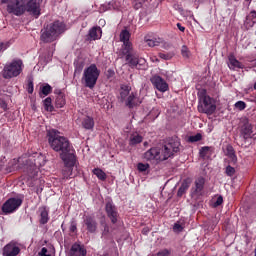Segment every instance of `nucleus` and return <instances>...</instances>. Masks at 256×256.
<instances>
[{"mask_svg": "<svg viewBox=\"0 0 256 256\" xmlns=\"http://www.w3.org/2000/svg\"><path fill=\"white\" fill-rule=\"evenodd\" d=\"M48 143L56 153H60L64 165H73L75 163V149L65 136H61L59 130L50 129L47 131Z\"/></svg>", "mask_w": 256, "mask_h": 256, "instance_id": "1", "label": "nucleus"}, {"mask_svg": "<svg viewBox=\"0 0 256 256\" xmlns=\"http://www.w3.org/2000/svg\"><path fill=\"white\" fill-rule=\"evenodd\" d=\"M180 146L181 142L179 140L172 139L162 147L150 148L144 153L143 157L145 161L152 163V165H159V163H163V161L173 157V153H178Z\"/></svg>", "mask_w": 256, "mask_h": 256, "instance_id": "2", "label": "nucleus"}, {"mask_svg": "<svg viewBox=\"0 0 256 256\" xmlns=\"http://www.w3.org/2000/svg\"><path fill=\"white\" fill-rule=\"evenodd\" d=\"M43 0H1V3H8V13L21 17L25 12L30 13L36 19L41 15V3Z\"/></svg>", "mask_w": 256, "mask_h": 256, "instance_id": "3", "label": "nucleus"}, {"mask_svg": "<svg viewBox=\"0 0 256 256\" xmlns=\"http://www.w3.org/2000/svg\"><path fill=\"white\" fill-rule=\"evenodd\" d=\"M129 39H131V32L127 29H123L120 32V41L123 43L122 53L125 55L129 67L139 69V67H143L147 61L144 58H139V54L133 49V44Z\"/></svg>", "mask_w": 256, "mask_h": 256, "instance_id": "4", "label": "nucleus"}, {"mask_svg": "<svg viewBox=\"0 0 256 256\" xmlns=\"http://www.w3.org/2000/svg\"><path fill=\"white\" fill-rule=\"evenodd\" d=\"M43 160V156H38L37 159L29 158L25 161H23V158H19L11 160L9 165L12 171H17V169H24L28 176L31 179H34V177H37V174L39 173V167H41V165H45V162H40Z\"/></svg>", "mask_w": 256, "mask_h": 256, "instance_id": "5", "label": "nucleus"}, {"mask_svg": "<svg viewBox=\"0 0 256 256\" xmlns=\"http://www.w3.org/2000/svg\"><path fill=\"white\" fill-rule=\"evenodd\" d=\"M64 32L65 24L55 21L41 30V41H43V43H53V41L57 40L59 35Z\"/></svg>", "mask_w": 256, "mask_h": 256, "instance_id": "6", "label": "nucleus"}, {"mask_svg": "<svg viewBox=\"0 0 256 256\" xmlns=\"http://www.w3.org/2000/svg\"><path fill=\"white\" fill-rule=\"evenodd\" d=\"M101 75V70L97 68L96 64H91L90 66L86 67L83 71L81 83L84 87L88 89H95L97 85V81L99 76Z\"/></svg>", "mask_w": 256, "mask_h": 256, "instance_id": "7", "label": "nucleus"}, {"mask_svg": "<svg viewBox=\"0 0 256 256\" xmlns=\"http://www.w3.org/2000/svg\"><path fill=\"white\" fill-rule=\"evenodd\" d=\"M119 99L122 103H125L126 107H129V109L141 105V99L137 96V92H131V86L129 85L121 86Z\"/></svg>", "mask_w": 256, "mask_h": 256, "instance_id": "8", "label": "nucleus"}, {"mask_svg": "<svg viewBox=\"0 0 256 256\" xmlns=\"http://www.w3.org/2000/svg\"><path fill=\"white\" fill-rule=\"evenodd\" d=\"M21 71H23V61L13 60L4 66L2 76L4 79H13V77H19Z\"/></svg>", "mask_w": 256, "mask_h": 256, "instance_id": "9", "label": "nucleus"}, {"mask_svg": "<svg viewBox=\"0 0 256 256\" xmlns=\"http://www.w3.org/2000/svg\"><path fill=\"white\" fill-rule=\"evenodd\" d=\"M217 109V106L213 104L211 97L203 94L200 96V103L198 105L199 113H206V115H213Z\"/></svg>", "mask_w": 256, "mask_h": 256, "instance_id": "10", "label": "nucleus"}, {"mask_svg": "<svg viewBox=\"0 0 256 256\" xmlns=\"http://www.w3.org/2000/svg\"><path fill=\"white\" fill-rule=\"evenodd\" d=\"M23 205V200L21 198H9L3 205L2 211L5 215L9 213H15L19 206Z\"/></svg>", "mask_w": 256, "mask_h": 256, "instance_id": "11", "label": "nucleus"}, {"mask_svg": "<svg viewBox=\"0 0 256 256\" xmlns=\"http://www.w3.org/2000/svg\"><path fill=\"white\" fill-rule=\"evenodd\" d=\"M105 211L107 217L110 219L111 223L115 225L117 221H119V211L117 210V206L113 203L112 200H109L105 204Z\"/></svg>", "mask_w": 256, "mask_h": 256, "instance_id": "12", "label": "nucleus"}, {"mask_svg": "<svg viewBox=\"0 0 256 256\" xmlns=\"http://www.w3.org/2000/svg\"><path fill=\"white\" fill-rule=\"evenodd\" d=\"M150 82L152 83L154 89H157V91H160V93H166V91H169V84H167V81L163 79L159 75H154L150 78Z\"/></svg>", "mask_w": 256, "mask_h": 256, "instance_id": "13", "label": "nucleus"}, {"mask_svg": "<svg viewBox=\"0 0 256 256\" xmlns=\"http://www.w3.org/2000/svg\"><path fill=\"white\" fill-rule=\"evenodd\" d=\"M240 133L244 139H249L253 134V125L249 123V119L241 118L240 120Z\"/></svg>", "mask_w": 256, "mask_h": 256, "instance_id": "14", "label": "nucleus"}, {"mask_svg": "<svg viewBox=\"0 0 256 256\" xmlns=\"http://www.w3.org/2000/svg\"><path fill=\"white\" fill-rule=\"evenodd\" d=\"M84 225L86 226V231L88 233H97V229L99 224L97 223V219L93 216H86L84 217Z\"/></svg>", "mask_w": 256, "mask_h": 256, "instance_id": "15", "label": "nucleus"}, {"mask_svg": "<svg viewBox=\"0 0 256 256\" xmlns=\"http://www.w3.org/2000/svg\"><path fill=\"white\" fill-rule=\"evenodd\" d=\"M21 249L18 248L15 242H10L3 249V256H17L19 255Z\"/></svg>", "mask_w": 256, "mask_h": 256, "instance_id": "16", "label": "nucleus"}, {"mask_svg": "<svg viewBox=\"0 0 256 256\" xmlns=\"http://www.w3.org/2000/svg\"><path fill=\"white\" fill-rule=\"evenodd\" d=\"M70 256H87L85 246L75 243L70 249Z\"/></svg>", "mask_w": 256, "mask_h": 256, "instance_id": "17", "label": "nucleus"}, {"mask_svg": "<svg viewBox=\"0 0 256 256\" xmlns=\"http://www.w3.org/2000/svg\"><path fill=\"white\" fill-rule=\"evenodd\" d=\"M75 163H77V157L74 156V162L73 164H65V168L62 171V175L64 177V179H71L72 177H75V175H73V168L75 167Z\"/></svg>", "mask_w": 256, "mask_h": 256, "instance_id": "18", "label": "nucleus"}, {"mask_svg": "<svg viewBox=\"0 0 256 256\" xmlns=\"http://www.w3.org/2000/svg\"><path fill=\"white\" fill-rule=\"evenodd\" d=\"M228 67L229 69H243V64H241V62H239V60H237V58H235V55L230 54L228 57Z\"/></svg>", "mask_w": 256, "mask_h": 256, "instance_id": "19", "label": "nucleus"}, {"mask_svg": "<svg viewBox=\"0 0 256 256\" xmlns=\"http://www.w3.org/2000/svg\"><path fill=\"white\" fill-rule=\"evenodd\" d=\"M225 155L230 159L231 165L237 164V155L235 154V149L231 145L226 146Z\"/></svg>", "mask_w": 256, "mask_h": 256, "instance_id": "20", "label": "nucleus"}, {"mask_svg": "<svg viewBox=\"0 0 256 256\" xmlns=\"http://www.w3.org/2000/svg\"><path fill=\"white\" fill-rule=\"evenodd\" d=\"M205 187V178L200 177L196 179L195 181V187L192 188L193 195H199L201 191H203V188Z\"/></svg>", "mask_w": 256, "mask_h": 256, "instance_id": "21", "label": "nucleus"}, {"mask_svg": "<svg viewBox=\"0 0 256 256\" xmlns=\"http://www.w3.org/2000/svg\"><path fill=\"white\" fill-rule=\"evenodd\" d=\"M39 213H40V223L42 225H45L49 221V210L47 208L42 207L39 208Z\"/></svg>", "mask_w": 256, "mask_h": 256, "instance_id": "22", "label": "nucleus"}, {"mask_svg": "<svg viewBox=\"0 0 256 256\" xmlns=\"http://www.w3.org/2000/svg\"><path fill=\"white\" fill-rule=\"evenodd\" d=\"M53 91V87H51V85L49 84H44L40 87V92L39 95L41 97V99L47 97V95H50Z\"/></svg>", "mask_w": 256, "mask_h": 256, "instance_id": "23", "label": "nucleus"}, {"mask_svg": "<svg viewBox=\"0 0 256 256\" xmlns=\"http://www.w3.org/2000/svg\"><path fill=\"white\" fill-rule=\"evenodd\" d=\"M82 127L84 129L87 130H91L95 127V120H93V118L86 116L83 120H82Z\"/></svg>", "mask_w": 256, "mask_h": 256, "instance_id": "24", "label": "nucleus"}, {"mask_svg": "<svg viewBox=\"0 0 256 256\" xmlns=\"http://www.w3.org/2000/svg\"><path fill=\"white\" fill-rule=\"evenodd\" d=\"M89 37L93 41H96V39H101V28L100 27H94V28L90 29Z\"/></svg>", "mask_w": 256, "mask_h": 256, "instance_id": "25", "label": "nucleus"}, {"mask_svg": "<svg viewBox=\"0 0 256 256\" xmlns=\"http://www.w3.org/2000/svg\"><path fill=\"white\" fill-rule=\"evenodd\" d=\"M143 141V137L137 133L131 134L129 138V145L132 147L135 145H139Z\"/></svg>", "mask_w": 256, "mask_h": 256, "instance_id": "26", "label": "nucleus"}, {"mask_svg": "<svg viewBox=\"0 0 256 256\" xmlns=\"http://www.w3.org/2000/svg\"><path fill=\"white\" fill-rule=\"evenodd\" d=\"M191 182L189 180H184L178 189L177 195L178 197H183V194L189 189Z\"/></svg>", "mask_w": 256, "mask_h": 256, "instance_id": "27", "label": "nucleus"}, {"mask_svg": "<svg viewBox=\"0 0 256 256\" xmlns=\"http://www.w3.org/2000/svg\"><path fill=\"white\" fill-rule=\"evenodd\" d=\"M144 41L147 43L148 47H159L161 45V38H147Z\"/></svg>", "mask_w": 256, "mask_h": 256, "instance_id": "28", "label": "nucleus"}, {"mask_svg": "<svg viewBox=\"0 0 256 256\" xmlns=\"http://www.w3.org/2000/svg\"><path fill=\"white\" fill-rule=\"evenodd\" d=\"M56 107H58L59 109H61L62 107H65V94H63V92H59V94L56 97Z\"/></svg>", "mask_w": 256, "mask_h": 256, "instance_id": "29", "label": "nucleus"}, {"mask_svg": "<svg viewBox=\"0 0 256 256\" xmlns=\"http://www.w3.org/2000/svg\"><path fill=\"white\" fill-rule=\"evenodd\" d=\"M43 106L45 111H49L50 113H52V111H54V107H53V100L51 99V97H47L44 101H43Z\"/></svg>", "mask_w": 256, "mask_h": 256, "instance_id": "30", "label": "nucleus"}, {"mask_svg": "<svg viewBox=\"0 0 256 256\" xmlns=\"http://www.w3.org/2000/svg\"><path fill=\"white\" fill-rule=\"evenodd\" d=\"M246 23L249 25V27H253L256 23V11H251L249 15L246 17Z\"/></svg>", "mask_w": 256, "mask_h": 256, "instance_id": "31", "label": "nucleus"}, {"mask_svg": "<svg viewBox=\"0 0 256 256\" xmlns=\"http://www.w3.org/2000/svg\"><path fill=\"white\" fill-rule=\"evenodd\" d=\"M93 173L96 175V177L100 181H105V179H107V174H105V172L103 170H101L100 168H95L93 170Z\"/></svg>", "mask_w": 256, "mask_h": 256, "instance_id": "32", "label": "nucleus"}, {"mask_svg": "<svg viewBox=\"0 0 256 256\" xmlns=\"http://www.w3.org/2000/svg\"><path fill=\"white\" fill-rule=\"evenodd\" d=\"M158 55H159L160 59H164V61H169V59H171L172 57L175 56V53H173V52H167V53L160 52Z\"/></svg>", "mask_w": 256, "mask_h": 256, "instance_id": "33", "label": "nucleus"}, {"mask_svg": "<svg viewBox=\"0 0 256 256\" xmlns=\"http://www.w3.org/2000/svg\"><path fill=\"white\" fill-rule=\"evenodd\" d=\"M75 65V70H74V75H81V71H83V62L79 63H74Z\"/></svg>", "mask_w": 256, "mask_h": 256, "instance_id": "34", "label": "nucleus"}, {"mask_svg": "<svg viewBox=\"0 0 256 256\" xmlns=\"http://www.w3.org/2000/svg\"><path fill=\"white\" fill-rule=\"evenodd\" d=\"M235 109H238V111H245L247 108V104L243 101H238L234 104Z\"/></svg>", "mask_w": 256, "mask_h": 256, "instance_id": "35", "label": "nucleus"}, {"mask_svg": "<svg viewBox=\"0 0 256 256\" xmlns=\"http://www.w3.org/2000/svg\"><path fill=\"white\" fill-rule=\"evenodd\" d=\"M202 138L203 136L200 133H198L196 135L189 136L188 141L189 143H197L198 141H201Z\"/></svg>", "mask_w": 256, "mask_h": 256, "instance_id": "36", "label": "nucleus"}, {"mask_svg": "<svg viewBox=\"0 0 256 256\" xmlns=\"http://www.w3.org/2000/svg\"><path fill=\"white\" fill-rule=\"evenodd\" d=\"M149 164H144V163H138L137 169L140 171V173H145V171H149Z\"/></svg>", "mask_w": 256, "mask_h": 256, "instance_id": "37", "label": "nucleus"}, {"mask_svg": "<svg viewBox=\"0 0 256 256\" xmlns=\"http://www.w3.org/2000/svg\"><path fill=\"white\" fill-rule=\"evenodd\" d=\"M181 53L184 59H189V57H191V52L187 46H182Z\"/></svg>", "mask_w": 256, "mask_h": 256, "instance_id": "38", "label": "nucleus"}, {"mask_svg": "<svg viewBox=\"0 0 256 256\" xmlns=\"http://www.w3.org/2000/svg\"><path fill=\"white\" fill-rule=\"evenodd\" d=\"M225 173L228 175V177H233L235 175V168L231 165H228L226 167Z\"/></svg>", "mask_w": 256, "mask_h": 256, "instance_id": "39", "label": "nucleus"}, {"mask_svg": "<svg viewBox=\"0 0 256 256\" xmlns=\"http://www.w3.org/2000/svg\"><path fill=\"white\" fill-rule=\"evenodd\" d=\"M183 224H181V222H176L173 226V231L175 233H181V231H183Z\"/></svg>", "mask_w": 256, "mask_h": 256, "instance_id": "40", "label": "nucleus"}, {"mask_svg": "<svg viewBox=\"0 0 256 256\" xmlns=\"http://www.w3.org/2000/svg\"><path fill=\"white\" fill-rule=\"evenodd\" d=\"M110 9H113V2L101 6V11H109Z\"/></svg>", "mask_w": 256, "mask_h": 256, "instance_id": "41", "label": "nucleus"}, {"mask_svg": "<svg viewBox=\"0 0 256 256\" xmlns=\"http://www.w3.org/2000/svg\"><path fill=\"white\" fill-rule=\"evenodd\" d=\"M209 147L208 146H204L200 149V157H206L207 153H209Z\"/></svg>", "mask_w": 256, "mask_h": 256, "instance_id": "42", "label": "nucleus"}, {"mask_svg": "<svg viewBox=\"0 0 256 256\" xmlns=\"http://www.w3.org/2000/svg\"><path fill=\"white\" fill-rule=\"evenodd\" d=\"M70 231L71 233H75V231H77V222L75 220H72L70 223Z\"/></svg>", "mask_w": 256, "mask_h": 256, "instance_id": "43", "label": "nucleus"}, {"mask_svg": "<svg viewBox=\"0 0 256 256\" xmlns=\"http://www.w3.org/2000/svg\"><path fill=\"white\" fill-rule=\"evenodd\" d=\"M171 255V251L167 250V249H164V250H160L158 253H157V256H169Z\"/></svg>", "mask_w": 256, "mask_h": 256, "instance_id": "44", "label": "nucleus"}, {"mask_svg": "<svg viewBox=\"0 0 256 256\" xmlns=\"http://www.w3.org/2000/svg\"><path fill=\"white\" fill-rule=\"evenodd\" d=\"M220 205H223V196H219L214 202V207H219Z\"/></svg>", "mask_w": 256, "mask_h": 256, "instance_id": "45", "label": "nucleus"}, {"mask_svg": "<svg viewBox=\"0 0 256 256\" xmlns=\"http://www.w3.org/2000/svg\"><path fill=\"white\" fill-rule=\"evenodd\" d=\"M109 235V225L104 224V229L102 230V237H107Z\"/></svg>", "mask_w": 256, "mask_h": 256, "instance_id": "46", "label": "nucleus"}, {"mask_svg": "<svg viewBox=\"0 0 256 256\" xmlns=\"http://www.w3.org/2000/svg\"><path fill=\"white\" fill-rule=\"evenodd\" d=\"M9 47L7 43L0 42V53H3V51H6V49Z\"/></svg>", "mask_w": 256, "mask_h": 256, "instance_id": "47", "label": "nucleus"}, {"mask_svg": "<svg viewBox=\"0 0 256 256\" xmlns=\"http://www.w3.org/2000/svg\"><path fill=\"white\" fill-rule=\"evenodd\" d=\"M27 91H28V93L31 95V94H33V82H29L28 83V88H27Z\"/></svg>", "mask_w": 256, "mask_h": 256, "instance_id": "48", "label": "nucleus"}, {"mask_svg": "<svg viewBox=\"0 0 256 256\" xmlns=\"http://www.w3.org/2000/svg\"><path fill=\"white\" fill-rule=\"evenodd\" d=\"M38 255L39 256H49V254H47V248L43 247Z\"/></svg>", "mask_w": 256, "mask_h": 256, "instance_id": "49", "label": "nucleus"}, {"mask_svg": "<svg viewBox=\"0 0 256 256\" xmlns=\"http://www.w3.org/2000/svg\"><path fill=\"white\" fill-rule=\"evenodd\" d=\"M177 27H178L179 31H181L182 33L185 31V27H183V26L181 25V23H178V24H177Z\"/></svg>", "mask_w": 256, "mask_h": 256, "instance_id": "50", "label": "nucleus"}, {"mask_svg": "<svg viewBox=\"0 0 256 256\" xmlns=\"http://www.w3.org/2000/svg\"><path fill=\"white\" fill-rule=\"evenodd\" d=\"M107 73H108V77H113V75H115V72L113 70H111V69H109L107 71Z\"/></svg>", "mask_w": 256, "mask_h": 256, "instance_id": "51", "label": "nucleus"}, {"mask_svg": "<svg viewBox=\"0 0 256 256\" xmlns=\"http://www.w3.org/2000/svg\"><path fill=\"white\" fill-rule=\"evenodd\" d=\"M1 107L4 109V111L7 110V103L2 102Z\"/></svg>", "mask_w": 256, "mask_h": 256, "instance_id": "52", "label": "nucleus"}, {"mask_svg": "<svg viewBox=\"0 0 256 256\" xmlns=\"http://www.w3.org/2000/svg\"><path fill=\"white\" fill-rule=\"evenodd\" d=\"M142 233L143 235H147L149 233V229L143 228Z\"/></svg>", "mask_w": 256, "mask_h": 256, "instance_id": "53", "label": "nucleus"}, {"mask_svg": "<svg viewBox=\"0 0 256 256\" xmlns=\"http://www.w3.org/2000/svg\"><path fill=\"white\" fill-rule=\"evenodd\" d=\"M53 55L51 54H42L41 57H52Z\"/></svg>", "mask_w": 256, "mask_h": 256, "instance_id": "54", "label": "nucleus"}, {"mask_svg": "<svg viewBox=\"0 0 256 256\" xmlns=\"http://www.w3.org/2000/svg\"><path fill=\"white\" fill-rule=\"evenodd\" d=\"M247 3H248V5H251V0H245Z\"/></svg>", "mask_w": 256, "mask_h": 256, "instance_id": "55", "label": "nucleus"}, {"mask_svg": "<svg viewBox=\"0 0 256 256\" xmlns=\"http://www.w3.org/2000/svg\"><path fill=\"white\" fill-rule=\"evenodd\" d=\"M100 23H105V20H100Z\"/></svg>", "mask_w": 256, "mask_h": 256, "instance_id": "56", "label": "nucleus"}, {"mask_svg": "<svg viewBox=\"0 0 256 256\" xmlns=\"http://www.w3.org/2000/svg\"><path fill=\"white\" fill-rule=\"evenodd\" d=\"M254 89H255V91H256V82H255V84H254Z\"/></svg>", "mask_w": 256, "mask_h": 256, "instance_id": "57", "label": "nucleus"}]
</instances>
